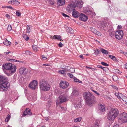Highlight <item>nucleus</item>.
I'll return each instance as SVG.
<instances>
[{
    "instance_id": "25",
    "label": "nucleus",
    "mask_w": 127,
    "mask_h": 127,
    "mask_svg": "<svg viewBox=\"0 0 127 127\" xmlns=\"http://www.w3.org/2000/svg\"><path fill=\"white\" fill-rule=\"evenodd\" d=\"M3 43L4 44L8 46L10 44L11 42L8 40L7 39H5L3 41Z\"/></svg>"
},
{
    "instance_id": "64",
    "label": "nucleus",
    "mask_w": 127,
    "mask_h": 127,
    "mask_svg": "<svg viewBox=\"0 0 127 127\" xmlns=\"http://www.w3.org/2000/svg\"><path fill=\"white\" fill-rule=\"evenodd\" d=\"M13 0L10 1L8 2V3L9 4H12V1Z\"/></svg>"
},
{
    "instance_id": "11",
    "label": "nucleus",
    "mask_w": 127,
    "mask_h": 127,
    "mask_svg": "<svg viewBox=\"0 0 127 127\" xmlns=\"http://www.w3.org/2000/svg\"><path fill=\"white\" fill-rule=\"evenodd\" d=\"M38 82L36 80H33L29 85V87H36L38 86Z\"/></svg>"
},
{
    "instance_id": "44",
    "label": "nucleus",
    "mask_w": 127,
    "mask_h": 127,
    "mask_svg": "<svg viewBox=\"0 0 127 127\" xmlns=\"http://www.w3.org/2000/svg\"><path fill=\"white\" fill-rule=\"evenodd\" d=\"M123 100L125 102H127V97L124 96L123 97Z\"/></svg>"
},
{
    "instance_id": "62",
    "label": "nucleus",
    "mask_w": 127,
    "mask_h": 127,
    "mask_svg": "<svg viewBox=\"0 0 127 127\" xmlns=\"http://www.w3.org/2000/svg\"><path fill=\"white\" fill-rule=\"evenodd\" d=\"M6 16L8 18H10V16L8 14H7L6 15Z\"/></svg>"
},
{
    "instance_id": "45",
    "label": "nucleus",
    "mask_w": 127,
    "mask_h": 127,
    "mask_svg": "<svg viewBox=\"0 0 127 127\" xmlns=\"http://www.w3.org/2000/svg\"><path fill=\"white\" fill-rule=\"evenodd\" d=\"M101 64L102 65L106 66H108L109 65L108 64L105 63L104 62H102L101 63Z\"/></svg>"
},
{
    "instance_id": "14",
    "label": "nucleus",
    "mask_w": 127,
    "mask_h": 127,
    "mask_svg": "<svg viewBox=\"0 0 127 127\" xmlns=\"http://www.w3.org/2000/svg\"><path fill=\"white\" fill-rule=\"evenodd\" d=\"M69 83L66 82L61 81L60 84V86L62 87H67L69 85Z\"/></svg>"
},
{
    "instance_id": "36",
    "label": "nucleus",
    "mask_w": 127,
    "mask_h": 127,
    "mask_svg": "<svg viewBox=\"0 0 127 127\" xmlns=\"http://www.w3.org/2000/svg\"><path fill=\"white\" fill-rule=\"evenodd\" d=\"M30 27L28 26H27V32L28 33L30 32Z\"/></svg>"
},
{
    "instance_id": "40",
    "label": "nucleus",
    "mask_w": 127,
    "mask_h": 127,
    "mask_svg": "<svg viewBox=\"0 0 127 127\" xmlns=\"http://www.w3.org/2000/svg\"><path fill=\"white\" fill-rule=\"evenodd\" d=\"M12 29V27L10 25H9L8 26L7 30L8 31H10Z\"/></svg>"
},
{
    "instance_id": "61",
    "label": "nucleus",
    "mask_w": 127,
    "mask_h": 127,
    "mask_svg": "<svg viewBox=\"0 0 127 127\" xmlns=\"http://www.w3.org/2000/svg\"><path fill=\"white\" fill-rule=\"evenodd\" d=\"M5 73L8 76H10L11 75L9 73H6L5 72Z\"/></svg>"
},
{
    "instance_id": "48",
    "label": "nucleus",
    "mask_w": 127,
    "mask_h": 127,
    "mask_svg": "<svg viewBox=\"0 0 127 127\" xmlns=\"http://www.w3.org/2000/svg\"><path fill=\"white\" fill-rule=\"evenodd\" d=\"M67 75L70 77V78H72L73 77V75L72 74L70 73H68Z\"/></svg>"
},
{
    "instance_id": "38",
    "label": "nucleus",
    "mask_w": 127,
    "mask_h": 127,
    "mask_svg": "<svg viewBox=\"0 0 127 127\" xmlns=\"http://www.w3.org/2000/svg\"><path fill=\"white\" fill-rule=\"evenodd\" d=\"M23 38L26 40H28L29 39V37L26 35H24L23 36Z\"/></svg>"
},
{
    "instance_id": "37",
    "label": "nucleus",
    "mask_w": 127,
    "mask_h": 127,
    "mask_svg": "<svg viewBox=\"0 0 127 127\" xmlns=\"http://www.w3.org/2000/svg\"><path fill=\"white\" fill-rule=\"evenodd\" d=\"M0 88V91L2 92L3 91H6L7 90V88Z\"/></svg>"
},
{
    "instance_id": "30",
    "label": "nucleus",
    "mask_w": 127,
    "mask_h": 127,
    "mask_svg": "<svg viewBox=\"0 0 127 127\" xmlns=\"http://www.w3.org/2000/svg\"><path fill=\"white\" fill-rule=\"evenodd\" d=\"M74 79V81L75 82H78L80 83H82V82L80 81L78 79H77L76 77H74L73 78Z\"/></svg>"
},
{
    "instance_id": "56",
    "label": "nucleus",
    "mask_w": 127,
    "mask_h": 127,
    "mask_svg": "<svg viewBox=\"0 0 127 127\" xmlns=\"http://www.w3.org/2000/svg\"><path fill=\"white\" fill-rule=\"evenodd\" d=\"M5 8H10L11 9H13V8L11 6H7L5 7Z\"/></svg>"
},
{
    "instance_id": "33",
    "label": "nucleus",
    "mask_w": 127,
    "mask_h": 127,
    "mask_svg": "<svg viewBox=\"0 0 127 127\" xmlns=\"http://www.w3.org/2000/svg\"><path fill=\"white\" fill-rule=\"evenodd\" d=\"M40 90L43 91H46L49 90L50 88H40Z\"/></svg>"
},
{
    "instance_id": "31",
    "label": "nucleus",
    "mask_w": 127,
    "mask_h": 127,
    "mask_svg": "<svg viewBox=\"0 0 127 127\" xmlns=\"http://www.w3.org/2000/svg\"><path fill=\"white\" fill-rule=\"evenodd\" d=\"M109 57L110 58L112 59L114 61H116L117 60L116 58L114 56L112 55H110L109 56Z\"/></svg>"
},
{
    "instance_id": "3",
    "label": "nucleus",
    "mask_w": 127,
    "mask_h": 127,
    "mask_svg": "<svg viewBox=\"0 0 127 127\" xmlns=\"http://www.w3.org/2000/svg\"><path fill=\"white\" fill-rule=\"evenodd\" d=\"M8 78L4 75H0V87H8L10 83Z\"/></svg>"
},
{
    "instance_id": "35",
    "label": "nucleus",
    "mask_w": 127,
    "mask_h": 127,
    "mask_svg": "<svg viewBox=\"0 0 127 127\" xmlns=\"http://www.w3.org/2000/svg\"><path fill=\"white\" fill-rule=\"evenodd\" d=\"M90 28L91 32L95 33L96 32V31H97V30L95 29L92 27Z\"/></svg>"
},
{
    "instance_id": "43",
    "label": "nucleus",
    "mask_w": 127,
    "mask_h": 127,
    "mask_svg": "<svg viewBox=\"0 0 127 127\" xmlns=\"http://www.w3.org/2000/svg\"><path fill=\"white\" fill-rule=\"evenodd\" d=\"M70 67L69 66H67L66 68H65L64 70L65 72L69 71Z\"/></svg>"
},
{
    "instance_id": "22",
    "label": "nucleus",
    "mask_w": 127,
    "mask_h": 127,
    "mask_svg": "<svg viewBox=\"0 0 127 127\" xmlns=\"http://www.w3.org/2000/svg\"><path fill=\"white\" fill-rule=\"evenodd\" d=\"M74 107L77 109L81 107V104L80 102H77L74 104Z\"/></svg>"
},
{
    "instance_id": "49",
    "label": "nucleus",
    "mask_w": 127,
    "mask_h": 127,
    "mask_svg": "<svg viewBox=\"0 0 127 127\" xmlns=\"http://www.w3.org/2000/svg\"><path fill=\"white\" fill-rule=\"evenodd\" d=\"M25 53L26 54L30 55L31 54V52L27 50L25 52Z\"/></svg>"
},
{
    "instance_id": "52",
    "label": "nucleus",
    "mask_w": 127,
    "mask_h": 127,
    "mask_svg": "<svg viewBox=\"0 0 127 127\" xmlns=\"http://www.w3.org/2000/svg\"><path fill=\"white\" fill-rule=\"evenodd\" d=\"M62 15H63V16L64 17H69V16L68 15H67L65 14H64V13H63L62 14Z\"/></svg>"
},
{
    "instance_id": "58",
    "label": "nucleus",
    "mask_w": 127,
    "mask_h": 127,
    "mask_svg": "<svg viewBox=\"0 0 127 127\" xmlns=\"http://www.w3.org/2000/svg\"><path fill=\"white\" fill-rule=\"evenodd\" d=\"M122 28V26L121 25H119L118 26L117 29H120Z\"/></svg>"
},
{
    "instance_id": "32",
    "label": "nucleus",
    "mask_w": 127,
    "mask_h": 127,
    "mask_svg": "<svg viewBox=\"0 0 127 127\" xmlns=\"http://www.w3.org/2000/svg\"><path fill=\"white\" fill-rule=\"evenodd\" d=\"M58 73L60 74H65V70H61L58 71Z\"/></svg>"
},
{
    "instance_id": "29",
    "label": "nucleus",
    "mask_w": 127,
    "mask_h": 127,
    "mask_svg": "<svg viewBox=\"0 0 127 127\" xmlns=\"http://www.w3.org/2000/svg\"><path fill=\"white\" fill-rule=\"evenodd\" d=\"M101 52L102 53L105 55H107L108 54V52L106 50L103 49H101Z\"/></svg>"
},
{
    "instance_id": "24",
    "label": "nucleus",
    "mask_w": 127,
    "mask_h": 127,
    "mask_svg": "<svg viewBox=\"0 0 127 127\" xmlns=\"http://www.w3.org/2000/svg\"><path fill=\"white\" fill-rule=\"evenodd\" d=\"M66 30L67 32L69 33H72L74 32L73 30L70 27H68L67 29H66Z\"/></svg>"
},
{
    "instance_id": "8",
    "label": "nucleus",
    "mask_w": 127,
    "mask_h": 127,
    "mask_svg": "<svg viewBox=\"0 0 127 127\" xmlns=\"http://www.w3.org/2000/svg\"><path fill=\"white\" fill-rule=\"evenodd\" d=\"M85 8H84V11L87 15H90L91 16V17L95 15V13L90 10L88 7L86 9H85Z\"/></svg>"
},
{
    "instance_id": "18",
    "label": "nucleus",
    "mask_w": 127,
    "mask_h": 127,
    "mask_svg": "<svg viewBox=\"0 0 127 127\" xmlns=\"http://www.w3.org/2000/svg\"><path fill=\"white\" fill-rule=\"evenodd\" d=\"M105 107L104 105L100 104L98 107V111L100 113H102L105 111Z\"/></svg>"
},
{
    "instance_id": "7",
    "label": "nucleus",
    "mask_w": 127,
    "mask_h": 127,
    "mask_svg": "<svg viewBox=\"0 0 127 127\" xmlns=\"http://www.w3.org/2000/svg\"><path fill=\"white\" fill-rule=\"evenodd\" d=\"M123 32L122 30H120L116 31L115 33V37L117 39L120 40L122 39L123 35Z\"/></svg>"
},
{
    "instance_id": "12",
    "label": "nucleus",
    "mask_w": 127,
    "mask_h": 127,
    "mask_svg": "<svg viewBox=\"0 0 127 127\" xmlns=\"http://www.w3.org/2000/svg\"><path fill=\"white\" fill-rule=\"evenodd\" d=\"M75 6L74 4H70L68 5L66 8L67 11L69 13L71 12L72 11L74 10Z\"/></svg>"
},
{
    "instance_id": "5",
    "label": "nucleus",
    "mask_w": 127,
    "mask_h": 127,
    "mask_svg": "<svg viewBox=\"0 0 127 127\" xmlns=\"http://www.w3.org/2000/svg\"><path fill=\"white\" fill-rule=\"evenodd\" d=\"M118 118L119 122L121 124L127 122V114L124 112L122 113Z\"/></svg>"
},
{
    "instance_id": "4",
    "label": "nucleus",
    "mask_w": 127,
    "mask_h": 127,
    "mask_svg": "<svg viewBox=\"0 0 127 127\" xmlns=\"http://www.w3.org/2000/svg\"><path fill=\"white\" fill-rule=\"evenodd\" d=\"M3 69L9 70L11 71L12 74L14 73L16 70V66L14 65H13L11 63H6L2 66Z\"/></svg>"
},
{
    "instance_id": "27",
    "label": "nucleus",
    "mask_w": 127,
    "mask_h": 127,
    "mask_svg": "<svg viewBox=\"0 0 127 127\" xmlns=\"http://www.w3.org/2000/svg\"><path fill=\"white\" fill-rule=\"evenodd\" d=\"M20 4V2L17 0H14L13 1L12 4L15 5H18Z\"/></svg>"
},
{
    "instance_id": "57",
    "label": "nucleus",
    "mask_w": 127,
    "mask_h": 127,
    "mask_svg": "<svg viewBox=\"0 0 127 127\" xmlns=\"http://www.w3.org/2000/svg\"><path fill=\"white\" fill-rule=\"evenodd\" d=\"M11 53V52H4V54L5 55H7L9 53Z\"/></svg>"
},
{
    "instance_id": "23",
    "label": "nucleus",
    "mask_w": 127,
    "mask_h": 127,
    "mask_svg": "<svg viewBox=\"0 0 127 127\" xmlns=\"http://www.w3.org/2000/svg\"><path fill=\"white\" fill-rule=\"evenodd\" d=\"M79 94V93L77 89L75 88L73 89V91L71 94L72 95H78Z\"/></svg>"
},
{
    "instance_id": "28",
    "label": "nucleus",
    "mask_w": 127,
    "mask_h": 127,
    "mask_svg": "<svg viewBox=\"0 0 127 127\" xmlns=\"http://www.w3.org/2000/svg\"><path fill=\"white\" fill-rule=\"evenodd\" d=\"M82 118L81 117L75 119L74 120V122H80Z\"/></svg>"
},
{
    "instance_id": "13",
    "label": "nucleus",
    "mask_w": 127,
    "mask_h": 127,
    "mask_svg": "<svg viewBox=\"0 0 127 127\" xmlns=\"http://www.w3.org/2000/svg\"><path fill=\"white\" fill-rule=\"evenodd\" d=\"M100 121L95 120L93 121V124L91 125V127H99L100 126Z\"/></svg>"
},
{
    "instance_id": "17",
    "label": "nucleus",
    "mask_w": 127,
    "mask_h": 127,
    "mask_svg": "<svg viewBox=\"0 0 127 127\" xmlns=\"http://www.w3.org/2000/svg\"><path fill=\"white\" fill-rule=\"evenodd\" d=\"M32 114V113L30 112V109L29 108H27L23 113V116H28L31 115Z\"/></svg>"
},
{
    "instance_id": "6",
    "label": "nucleus",
    "mask_w": 127,
    "mask_h": 127,
    "mask_svg": "<svg viewBox=\"0 0 127 127\" xmlns=\"http://www.w3.org/2000/svg\"><path fill=\"white\" fill-rule=\"evenodd\" d=\"M68 97L65 95H63L62 94L59 97L58 99L57 100L56 104L57 105L60 103H61L65 101H68Z\"/></svg>"
},
{
    "instance_id": "63",
    "label": "nucleus",
    "mask_w": 127,
    "mask_h": 127,
    "mask_svg": "<svg viewBox=\"0 0 127 127\" xmlns=\"http://www.w3.org/2000/svg\"><path fill=\"white\" fill-rule=\"evenodd\" d=\"M113 79H114V78H116V80H118V78L116 76H113Z\"/></svg>"
},
{
    "instance_id": "50",
    "label": "nucleus",
    "mask_w": 127,
    "mask_h": 127,
    "mask_svg": "<svg viewBox=\"0 0 127 127\" xmlns=\"http://www.w3.org/2000/svg\"><path fill=\"white\" fill-rule=\"evenodd\" d=\"M9 60V61L11 62H17L18 60H16L15 59H8Z\"/></svg>"
},
{
    "instance_id": "46",
    "label": "nucleus",
    "mask_w": 127,
    "mask_h": 127,
    "mask_svg": "<svg viewBox=\"0 0 127 127\" xmlns=\"http://www.w3.org/2000/svg\"><path fill=\"white\" fill-rule=\"evenodd\" d=\"M32 48L33 50L35 51H36L37 50V49L36 45H33L32 46Z\"/></svg>"
},
{
    "instance_id": "1",
    "label": "nucleus",
    "mask_w": 127,
    "mask_h": 127,
    "mask_svg": "<svg viewBox=\"0 0 127 127\" xmlns=\"http://www.w3.org/2000/svg\"><path fill=\"white\" fill-rule=\"evenodd\" d=\"M83 95L86 103L89 106H92L95 101L94 96L89 92L84 93Z\"/></svg>"
},
{
    "instance_id": "47",
    "label": "nucleus",
    "mask_w": 127,
    "mask_h": 127,
    "mask_svg": "<svg viewBox=\"0 0 127 127\" xmlns=\"http://www.w3.org/2000/svg\"><path fill=\"white\" fill-rule=\"evenodd\" d=\"M16 15L18 16H19L21 15V13H20L18 11H16Z\"/></svg>"
},
{
    "instance_id": "19",
    "label": "nucleus",
    "mask_w": 127,
    "mask_h": 127,
    "mask_svg": "<svg viewBox=\"0 0 127 127\" xmlns=\"http://www.w3.org/2000/svg\"><path fill=\"white\" fill-rule=\"evenodd\" d=\"M72 15L75 18H77L80 16V13L75 9L73 10L72 13Z\"/></svg>"
},
{
    "instance_id": "15",
    "label": "nucleus",
    "mask_w": 127,
    "mask_h": 127,
    "mask_svg": "<svg viewBox=\"0 0 127 127\" xmlns=\"http://www.w3.org/2000/svg\"><path fill=\"white\" fill-rule=\"evenodd\" d=\"M19 71L21 74H25L27 72V69L25 67H22L19 69Z\"/></svg>"
},
{
    "instance_id": "21",
    "label": "nucleus",
    "mask_w": 127,
    "mask_h": 127,
    "mask_svg": "<svg viewBox=\"0 0 127 127\" xmlns=\"http://www.w3.org/2000/svg\"><path fill=\"white\" fill-rule=\"evenodd\" d=\"M57 3L59 5L62 6L65 3V0H57Z\"/></svg>"
},
{
    "instance_id": "34",
    "label": "nucleus",
    "mask_w": 127,
    "mask_h": 127,
    "mask_svg": "<svg viewBox=\"0 0 127 127\" xmlns=\"http://www.w3.org/2000/svg\"><path fill=\"white\" fill-rule=\"evenodd\" d=\"M10 118V116L9 114H8L5 119V121L6 122H8Z\"/></svg>"
},
{
    "instance_id": "59",
    "label": "nucleus",
    "mask_w": 127,
    "mask_h": 127,
    "mask_svg": "<svg viewBox=\"0 0 127 127\" xmlns=\"http://www.w3.org/2000/svg\"><path fill=\"white\" fill-rule=\"evenodd\" d=\"M124 67L125 69H127V64H125L124 65Z\"/></svg>"
},
{
    "instance_id": "54",
    "label": "nucleus",
    "mask_w": 127,
    "mask_h": 127,
    "mask_svg": "<svg viewBox=\"0 0 127 127\" xmlns=\"http://www.w3.org/2000/svg\"><path fill=\"white\" fill-rule=\"evenodd\" d=\"M47 106L48 107H49L51 106V104L50 101H48L47 103Z\"/></svg>"
},
{
    "instance_id": "9",
    "label": "nucleus",
    "mask_w": 127,
    "mask_h": 127,
    "mask_svg": "<svg viewBox=\"0 0 127 127\" xmlns=\"http://www.w3.org/2000/svg\"><path fill=\"white\" fill-rule=\"evenodd\" d=\"M40 87H50L47 82L42 80H41L39 82Z\"/></svg>"
},
{
    "instance_id": "41",
    "label": "nucleus",
    "mask_w": 127,
    "mask_h": 127,
    "mask_svg": "<svg viewBox=\"0 0 127 127\" xmlns=\"http://www.w3.org/2000/svg\"><path fill=\"white\" fill-rule=\"evenodd\" d=\"M100 52V50L98 49H97L96 51H95V54L96 55H97L98 54H99Z\"/></svg>"
},
{
    "instance_id": "60",
    "label": "nucleus",
    "mask_w": 127,
    "mask_h": 127,
    "mask_svg": "<svg viewBox=\"0 0 127 127\" xmlns=\"http://www.w3.org/2000/svg\"><path fill=\"white\" fill-rule=\"evenodd\" d=\"M114 33L113 32H111V33H110V36H113L114 35Z\"/></svg>"
},
{
    "instance_id": "20",
    "label": "nucleus",
    "mask_w": 127,
    "mask_h": 127,
    "mask_svg": "<svg viewBox=\"0 0 127 127\" xmlns=\"http://www.w3.org/2000/svg\"><path fill=\"white\" fill-rule=\"evenodd\" d=\"M54 92L55 95H59L63 93L61 90L59 89L58 88H56L54 89Z\"/></svg>"
},
{
    "instance_id": "2",
    "label": "nucleus",
    "mask_w": 127,
    "mask_h": 127,
    "mask_svg": "<svg viewBox=\"0 0 127 127\" xmlns=\"http://www.w3.org/2000/svg\"><path fill=\"white\" fill-rule=\"evenodd\" d=\"M119 112L116 108H111L107 114V118L109 121L114 120L118 115Z\"/></svg>"
},
{
    "instance_id": "39",
    "label": "nucleus",
    "mask_w": 127,
    "mask_h": 127,
    "mask_svg": "<svg viewBox=\"0 0 127 127\" xmlns=\"http://www.w3.org/2000/svg\"><path fill=\"white\" fill-rule=\"evenodd\" d=\"M75 69L74 68H70L69 71L71 73H73L74 72Z\"/></svg>"
},
{
    "instance_id": "51",
    "label": "nucleus",
    "mask_w": 127,
    "mask_h": 127,
    "mask_svg": "<svg viewBox=\"0 0 127 127\" xmlns=\"http://www.w3.org/2000/svg\"><path fill=\"white\" fill-rule=\"evenodd\" d=\"M92 91L94 92L95 94H96L97 95H99V93L97 91H94L93 90H92Z\"/></svg>"
},
{
    "instance_id": "16",
    "label": "nucleus",
    "mask_w": 127,
    "mask_h": 127,
    "mask_svg": "<svg viewBox=\"0 0 127 127\" xmlns=\"http://www.w3.org/2000/svg\"><path fill=\"white\" fill-rule=\"evenodd\" d=\"M80 16V19L81 21L85 22L88 19L87 17L85 15L81 13Z\"/></svg>"
},
{
    "instance_id": "53",
    "label": "nucleus",
    "mask_w": 127,
    "mask_h": 127,
    "mask_svg": "<svg viewBox=\"0 0 127 127\" xmlns=\"http://www.w3.org/2000/svg\"><path fill=\"white\" fill-rule=\"evenodd\" d=\"M42 57L43 59L44 60H46L47 59V58L45 57L44 55H42Z\"/></svg>"
},
{
    "instance_id": "55",
    "label": "nucleus",
    "mask_w": 127,
    "mask_h": 127,
    "mask_svg": "<svg viewBox=\"0 0 127 127\" xmlns=\"http://www.w3.org/2000/svg\"><path fill=\"white\" fill-rule=\"evenodd\" d=\"M59 46L60 47H61L63 46L64 45L63 44H62L61 42H60L59 43Z\"/></svg>"
},
{
    "instance_id": "26",
    "label": "nucleus",
    "mask_w": 127,
    "mask_h": 127,
    "mask_svg": "<svg viewBox=\"0 0 127 127\" xmlns=\"http://www.w3.org/2000/svg\"><path fill=\"white\" fill-rule=\"evenodd\" d=\"M61 37L60 35H54L53 36L52 38V39H57L58 40H60L61 41Z\"/></svg>"
},
{
    "instance_id": "42",
    "label": "nucleus",
    "mask_w": 127,
    "mask_h": 127,
    "mask_svg": "<svg viewBox=\"0 0 127 127\" xmlns=\"http://www.w3.org/2000/svg\"><path fill=\"white\" fill-rule=\"evenodd\" d=\"M95 33L98 36H100L101 35V34L100 32L99 31H98L97 30L96 31V32Z\"/></svg>"
},
{
    "instance_id": "10",
    "label": "nucleus",
    "mask_w": 127,
    "mask_h": 127,
    "mask_svg": "<svg viewBox=\"0 0 127 127\" xmlns=\"http://www.w3.org/2000/svg\"><path fill=\"white\" fill-rule=\"evenodd\" d=\"M83 3L82 1L81 0L75 1L73 4L75 7H77L80 9L82 7Z\"/></svg>"
}]
</instances>
